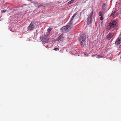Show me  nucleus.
<instances>
[{"label":"nucleus","instance_id":"f257e3e1","mask_svg":"<svg viewBox=\"0 0 121 121\" xmlns=\"http://www.w3.org/2000/svg\"><path fill=\"white\" fill-rule=\"evenodd\" d=\"M76 13L74 14L72 17L70 21L69 22L68 24L65 26L63 27L60 29V31L63 33H66L68 32L69 30L70 29V27L73 24H74V23L73 22L74 20H73V18L76 14Z\"/></svg>","mask_w":121,"mask_h":121},{"label":"nucleus","instance_id":"f03ea898","mask_svg":"<svg viewBox=\"0 0 121 121\" xmlns=\"http://www.w3.org/2000/svg\"><path fill=\"white\" fill-rule=\"evenodd\" d=\"M86 39V35L84 34H82L79 38V42L82 47H84L85 44Z\"/></svg>","mask_w":121,"mask_h":121},{"label":"nucleus","instance_id":"7ed1b4c3","mask_svg":"<svg viewBox=\"0 0 121 121\" xmlns=\"http://www.w3.org/2000/svg\"><path fill=\"white\" fill-rule=\"evenodd\" d=\"M117 20H114L112 21L111 22L109 25L108 26L107 28L109 29L113 28L116 26Z\"/></svg>","mask_w":121,"mask_h":121},{"label":"nucleus","instance_id":"20e7f679","mask_svg":"<svg viewBox=\"0 0 121 121\" xmlns=\"http://www.w3.org/2000/svg\"><path fill=\"white\" fill-rule=\"evenodd\" d=\"M35 25L34 24L31 22L27 28V30L28 31L33 30L34 28Z\"/></svg>","mask_w":121,"mask_h":121},{"label":"nucleus","instance_id":"39448f33","mask_svg":"<svg viewBox=\"0 0 121 121\" xmlns=\"http://www.w3.org/2000/svg\"><path fill=\"white\" fill-rule=\"evenodd\" d=\"M64 34H62L59 36L57 40L58 41L59 40L60 41H62L64 40Z\"/></svg>","mask_w":121,"mask_h":121},{"label":"nucleus","instance_id":"423d86ee","mask_svg":"<svg viewBox=\"0 0 121 121\" xmlns=\"http://www.w3.org/2000/svg\"><path fill=\"white\" fill-rule=\"evenodd\" d=\"M118 14V12L116 11H113L110 15V16H112L113 18H114L116 17Z\"/></svg>","mask_w":121,"mask_h":121},{"label":"nucleus","instance_id":"0eeeda50","mask_svg":"<svg viewBox=\"0 0 121 121\" xmlns=\"http://www.w3.org/2000/svg\"><path fill=\"white\" fill-rule=\"evenodd\" d=\"M115 35V33H109L107 35V38L109 40Z\"/></svg>","mask_w":121,"mask_h":121},{"label":"nucleus","instance_id":"6e6552de","mask_svg":"<svg viewBox=\"0 0 121 121\" xmlns=\"http://www.w3.org/2000/svg\"><path fill=\"white\" fill-rule=\"evenodd\" d=\"M121 43V38L119 37L116 40L115 43L116 45H118L120 44Z\"/></svg>","mask_w":121,"mask_h":121},{"label":"nucleus","instance_id":"1a4fd4ad","mask_svg":"<svg viewBox=\"0 0 121 121\" xmlns=\"http://www.w3.org/2000/svg\"><path fill=\"white\" fill-rule=\"evenodd\" d=\"M92 18L88 17L86 19V22L88 25H89L91 23Z\"/></svg>","mask_w":121,"mask_h":121},{"label":"nucleus","instance_id":"9d476101","mask_svg":"<svg viewBox=\"0 0 121 121\" xmlns=\"http://www.w3.org/2000/svg\"><path fill=\"white\" fill-rule=\"evenodd\" d=\"M106 4L105 3H103L102 6V10L104 11L106 9Z\"/></svg>","mask_w":121,"mask_h":121},{"label":"nucleus","instance_id":"9b49d317","mask_svg":"<svg viewBox=\"0 0 121 121\" xmlns=\"http://www.w3.org/2000/svg\"><path fill=\"white\" fill-rule=\"evenodd\" d=\"M42 41L43 42V44L47 43L48 42V41L47 40H45L43 38L42 39Z\"/></svg>","mask_w":121,"mask_h":121},{"label":"nucleus","instance_id":"f8f14e48","mask_svg":"<svg viewBox=\"0 0 121 121\" xmlns=\"http://www.w3.org/2000/svg\"><path fill=\"white\" fill-rule=\"evenodd\" d=\"M93 11H92L90 13V14L89 15V16L88 17H90V18H92V16L93 14Z\"/></svg>","mask_w":121,"mask_h":121},{"label":"nucleus","instance_id":"ddd939ff","mask_svg":"<svg viewBox=\"0 0 121 121\" xmlns=\"http://www.w3.org/2000/svg\"><path fill=\"white\" fill-rule=\"evenodd\" d=\"M74 1L73 0H72L68 3V4H69L71 3H73L74 2Z\"/></svg>","mask_w":121,"mask_h":121},{"label":"nucleus","instance_id":"4468645a","mask_svg":"<svg viewBox=\"0 0 121 121\" xmlns=\"http://www.w3.org/2000/svg\"><path fill=\"white\" fill-rule=\"evenodd\" d=\"M99 16H103L102 15V13L101 11L99 12Z\"/></svg>","mask_w":121,"mask_h":121},{"label":"nucleus","instance_id":"2eb2a0df","mask_svg":"<svg viewBox=\"0 0 121 121\" xmlns=\"http://www.w3.org/2000/svg\"><path fill=\"white\" fill-rule=\"evenodd\" d=\"M52 30V29L51 28H49L48 29V32H49L50 31Z\"/></svg>","mask_w":121,"mask_h":121},{"label":"nucleus","instance_id":"dca6fc26","mask_svg":"<svg viewBox=\"0 0 121 121\" xmlns=\"http://www.w3.org/2000/svg\"><path fill=\"white\" fill-rule=\"evenodd\" d=\"M43 5H42L40 4V5H38V8L42 7H43Z\"/></svg>","mask_w":121,"mask_h":121},{"label":"nucleus","instance_id":"f3484780","mask_svg":"<svg viewBox=\"0 0 121 121\" xmlns=\"http://www.w3.org/2000/svg\"><path fill=\"white\" fill-rule=\"evenodd\" d=\"M100 19L101 21L103 20L104 19V17H103V16H101Z\"/></svg>","mask_w":121,"mask_h":121},{"label":"nucleus","instance_id":"a211bd4d","mask_svg":"<svg viewBox=\"0 0 121 121\" xmlns=\"http://www.w3.org/2000/svg\"><path fill=\"white\" fill-rule=\"evenodd\" d=\"M53 49L55 51H58L59 50V49L58 48H55Z\"/></svg>","mask_w":121,"mask_h":121},{"label":"nucleus","instance_id":"6ab92c4d","mask_svg":"<svg viewBox=\"0 0 121 121\" xmlns=\"http://www.w3.org/2000/svg\"><path fill=\"white\" fill-rule=\"evenodd\" d=\"M101 57V56H98V58H99Z\"/></svg>","mask_w":121,"mask_h":121},{"label":"nucleus","instance_id":"aec40b11","mask_svg":"<svg viewBox=\"0 0 121 121\" xmlns=\"http://www.w3.org/2000/svg\"><path fill=\"white\" fill-rule=\"evenodd\" d=\"M3 12H5L6 11H5L3 10Z\"/></svg>","mask_w":121,"mask_h":121},{"label":"nucleus","instance_id":"412c9836","mask_svg":"<svg viewBox=\"0 0 121 121\" xmlns=\"http://www.w3.org/2000/svg\"><path fill=\"white\" fill-rule=\"evenodd\" d=\"M74 1H75V0H73Z\"/></svg>","mask_w":121,"mask_h":121}]
</instances>
